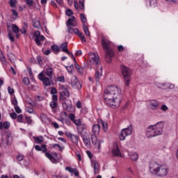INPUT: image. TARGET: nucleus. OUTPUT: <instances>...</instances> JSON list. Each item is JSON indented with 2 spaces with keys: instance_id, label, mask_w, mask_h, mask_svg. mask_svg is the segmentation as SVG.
I'll return each instance as SVG.
<instances>
[{
  "instance_id": "obj_1",
  "label": "nucleus",
  "mask_w": 178,
  "mask_h": 178,
  "mask_svg": "<svg viewBox=\"0 0 178 178\" xmlns=\"http://www.w3.org/2000/svg\"><path fill=\"white\" fill-rule=\"evenodd\" d=\"M104 99L107 106L116 109V108L120 106L123 95H122V90L118 86H111L104 90Z\"/></svg>"
},
{
  "instance_id": "obj_2",
  "label": "nucleus",
  "mask_w": 178,
  "mask_h": 178,
  "mask_svg": "<svg viewBox=\"0 0 178 178\" xmlns=\"http://www.w3.org/2000/svg\"><path fill=\"white\" fill-rule=\"evenodd\" d=\"M111 44H112L111 40L105 36H102V45L105 52V59L106 60L107 63H111L112 62V58L115 56V51H113V49L111 47Z\"/></svg>"
},
{
  "instance_id": "obj_3",
  "label": "nucleus",
  "mask_w": 178,
  "mask_h": 178,
  "mask_svg": "<svg viewBox=\"0 0 178 178\" xmlns=\"http://www.w3.org/2000/svg\"><path fill=\"white\" fill-rule=\"evenodd\" d=\"M60 97L59 100L62 102L63 108L67 112H73L74 107H73V104H72V100L69 99V97H70V92H69V90L67 89H65V90H63L59 92Z\"/></svg>"
},
{
  "instance_id": "obj_4",
  "label": "nucleus",
  "mask_w": 178,
  "mask_h": 178,
  "mask_svg": "<svg viewBox=\"0 0 178 178\" xmlns=\"http://www.w3.org/2000/svg\"><path fill=\"white\" fill-rule=\"evenodd\" d=\"M149 171L153 175H156L159 177H165L169 173V170L166 165H159L156 162H153L149 165Z\"/></svg>"
},
{
  "instance_id": "obj_5",
  "label": "nucleus",
  "mask_w": 178,
  "mask_h": 178,
  "mask_svg": "<svg viewBox=\"0 0 178 178\" xmlns=\"http://www.w3.org/2000/svg\"><path fill=\"white\" fill-rule=\"evenodd\" d=\"M54 74V70L51 66H47L44 71L39 73L38 77L40 81H42V83L46 87H49L51 86V80H52V76Z\"/></svg>"
},
{
  "instance_id": "obj_6",
  "label": "nucleus",
  "mask_w": 178,
  "mask_h": 178,
  "mask_svg": "<svg viewBox=\"0 0 178 178\" xmlns=\"http://www.w3.org/2000/svg\"><path fill=\"white\" fill-rule=\"evenodd\" d=\"M122 74L125 80V86L127 87H129L130 83V79L131 77V70H130V68L127 67V66L122 65L120 66Z\"/></svg>"
},
{
  "instance_id": "obj_7",
  "label": "nucleus",
  "mask_w": 178,
  "mask_h": 178,
  "mask_svg": "<svg viewBox=\"0 0 178 178\" xmlns=\"http://www.w3.org/2000/svg\"><path fill=\"white\" fill-rule=\"evenodd\" d=\"M33 38L38 47H42V42L45 41V36L41 35L40 31H35Z\"/></svg>"
},
{
  "instance_id": "obj_8",
  "label": "nucleus",
  "mask_w": 178,
  "mask_h": 178,
  "mask_svg": "<svg viewBox=\"0 0 178 178\" xmlns=\"http://www.w3.org/2000/svg\"><path fill=\"white\" fill-rule=\"evenodd\" d=\"M154 131L156 132V136H161L163 133V127H165V122L161 121L157 122L156 124L152 125Z\"/></svg>"
},
{
  "instance_id": "obj_9",
  "label": "nucleus",
  "mask_w": 178,
  "mask_h": 178,
  "mask_svg": "<svg viewBox=\"0 0 178 178\" xmlns=\"http://www.w3.org/2000/svg\"><path fill=\"white\" fill-rule=\"evenodd\" d=\"M133 128L131 127V125H130L129 127L128 128L122 129L121 133L120 134V140L121 141H124V140H126V137H127V136H130V134H131Z\"/></svg>"
},
{
  "instance_id": "obj_10",
  "label": "nucleus",
  "mask_w": 178,
  "mask_h": 178,
  "mask_svg": "<svg viewBox=\"0 0 178 178\" xmlns=\"http://www.w3.org/2000/svg\"><path fill=\"white\" fill-rule=\"evenodd\" d=\"M40 151L45 153V156L48 158V159H49V161H51L52 163H58V160H56V159H55V157H54V156H52L51 154L47 152V151H48V149L47 148L46 145H42L40 147Z\"/></svg>"
},
{
  "instance_id": "obj_11",
  "label": "nucleus",
  "mask_w": 178,
  "mask_h": 178,
  "mask_svg": "<svg viewBox=\"0 0 178 178\" xmlns=\"http://www.w3.org/2000/svg\"><path fill=\"white\" fill-rule=\"evenodd\" d=\"M71 86L72 88H74L75 90H81V83L79 81V78H77L76 76H73L71 79Z\"/></svg>"
},
{
  "instance_id": "obj_12",
  "label": "nucleus",
  "mask_w": 178,
  "mask_h": 178,
  "mask_svg": "<svg viewBox=\"0 0 178 178\" xmlns=\"http://www.w3.org/2000/svg\"><path fill=\"white\" fill-rule=\"evenodd\" d=\"M156 131H154L153 125H149L146 129V136L147 138L156 137Z\"/></svg>"
},
{
  "instance_id": "obj_13",
  "label": "nucleus",
  "mask_w": 178,
  "mask_h": 178,
  "mask_svg": "<svg viewBox=\"0 0 178 178\" xmlns=\"http://www.w3.org/2000/svg\"><path fill=\"white\" fill-rule=\"evenodd\" d=\"M65 134L67 136V138H70L73 144H76V145L79 144V136L72 134L70 132H65Z\"/></svg>"
},
{
  "instance_id": "obj_14",
  "label": "nucleus",
  "mask_w": 178,
  "mask_h": 178,
  "mask_svg": "<svg viewBox=\"0 0 178 178\" xmlns=\"http://www.w3.org/2000/svg\"><path fill=\"white\" fill-rule=\"evenodd\" d=\"M89 58H90V63H95V65H99V57L97 56L95 52H90L89 54Z\"/></svg>"
},
{
  "instance_id": "obj_15",
  "label": "nucleus",
  "mask_w": 178,
  "mask_h": 178,
  "mask_svg": "<svg viewBox=\"0 0 178 178\" xmlns=\"http://www.w3.org/2000/svg\"><path fill=\"white\" fill-rule=\"evenodd\" d=\"M78 134L83 136L84 133L87 131V124L82 123L79 126L77 127Z\"/></svg>"
},
{
  "instance_id": "obj_16",
  "label": "nucleus",
  "mask_w": 178,
  "mask_h": 178,
  "mask_svg": "<svg viewBox=\"0 0 178 178\" xmlns=\"http://www.w3.org/2000/svg\"><path fill=\"white\" fill-rule=\"evenodd\" d=\"M60 49H61L62 52H65V54H67V55H72V58H73L74 56L73 55V53L69 51V49H67V42H63L60 45Z\"/></svg>"
},
{
  "instance_id": "obj_17",
  "label": "nucleus",
  "mask_w": 178,
  "mask_h": 178,
  "mask_svg": "<svg viewBox=\"0 0 178 178\" xmlns=\"http://www.w3.org/2000/svg\"><path fill=\"white\" fill-rule=\"evenodd\" d=\"M112 154L113 155H114V156H122V153H120V149H119V146L118 145V144L113 145Z\"/></svg>"
},
{
  "instance_id": "obj_18",
  "label": "nucleus",
  "mask_w": 178,
  "mask_h": 178,
  "mask_svg": "<svg viewBox=\"0 0 178 178\" xmlns=\"http://www.w3.org/2000/svg\"><path fill=\"white\" fill-rule=\"evenodd\" d=\"M149 108H152L153 111H155L156 109H158V108H159V103H158L156 100H150Z\"/></svg>"
},
{
  "instance_id": "obj_19",
  "label": "nucleus",
  "mask_w": 178,
  "mask_h": 178,
  "mask_svg": "<svg viewBox=\"0 0 178 178\" xmlns=\"http://www.w3.org/2000/svg\"><path fill=\"white\" fill-rule=\"evenodd\" d=\"M74 22H76V17L74 16H72L66 22L67 27H74Z\"/></svg>"
},
{
  "instance_id": "obj_20",
  "label": "nucleus",
  "mask_w": 178,
  "mask_h": 178,
  "mask_svg": "<svg viewBox=\"0 0 178 178\" xmlns=\"http://www.w3.org/2000/svg\"><path fill=\"white\" fill-rule=\"evenodd\" d=\"M101 126L99 125V123L93 124L92 131L94 134H99Z\"/></svg>"
},
{
  "instance_id": "obj_21",
  "label": "nucleus",
  "mask_w": 178,
  "mask_h": 178,
  "mask_svg": "<svg viewBox=\"0 0 178 178\" xmlns=\"http://www.w3.org/2000/svg\"><path fill=\"white\" fill-rule=\"evenodd\" d=\"M33 138L35 144H42V143H44V136H33Z\"/></svg>"
},
{
  "instance_id": "obj_22",
  "label": "nucleus",
  "mask_w": 178,
  "mask_h": 178,
  "mask_svg": "<svg viewBox=\"0 0 178 178\" xmlns=\"http://www.w3.org/2000/svg\"><path fill=\"white\" fill-rule=\"evenodd\" d=\"M97 123H99V124H102L104 131H108V124L106 123V122H105L101 119H98Z\"/></svg>"
},
{
  "instance_id": "obj_23",
  "label": "nucleus",
  "mask_w": 178,
  "mask_h": 178,
  "mask_svg": "<svg viewBox=\"0 0 178 178\" xmlns=\"http://www.w3.org/2000/svg\"><path fill=\"white\" fill-rule=\"evenodd\" d=\"M102 77V67L99 70H97L95 72V80L96 81H99V79Z\"/></svg>"
},
{
  "instance_id": "obj_24",
  "label": "nucleus",
  "mask_w": 178,
  "mask_h": 178,
  "mask_svg": "<svg viewBox=\"0 0 178 178\" xmlns=\"http://www.w3.org/2000/svg\"><path fill=\"white\" fill-rule=\"evenodd\" d=\"M72 59L74 62V66L77 70V72H79V73H83V67H81L78 63H77V60H76V58L72 57Z\"/></svg>"
},
{
  "instance_id": "obj_25",
  "label": "nucleus",
  "mask_w": 178,
  "mask_h": 178,
  "mask_svg": "<svg viewBox=\"0 0 178 178\" xmlns=\"http://www.w3.org/2000/svg\"><path fill=\"white\" fill-rule=\"evenodd\" d=\"M82 138L86 147H91V141L90 140V138H87V136L83 135Z\"/></svg>"
},
{
  "instance_id": "obj_26",
  "label": "nucleus",
  "mask_w": 178,
  "mask_h": 178,
  "mask_svg": "<svg viewBox=\"0 0 178 178\" xmlns=\"http://www.w3.org/2000/svg\"><path fill=\"white\" fill-rule=\"evenodd\" d=\"M67 33H69V34H73V33L74 34H76L79 33V29L75 28L73 29L72 28V26H67Z\"/></svg>"
},
{
  "instance_id": "obj_27",
  "label": "nucleus",
  "mask_w": 178,
  "mask_h": 178,
  "mask_svg": "<svg viewBox=\"0 0 178 178\" xmlns=\"http://www.w3.org/2000/svg\"><path fill=\"white\" fill-rule=\"evenodd\" d=\"M32 22H33V27H35V29H40L41 28V23L40 22V21L38 19H37V18L33 19L32 20Z\"/></svg>"
},
{
  "instance_id": "obj_28",
  "label": "nucleus",
  "mask_w": 178,
  "mask_h": 178,
  "mask_svg": "<svg viewBox=\"0 0 178 178\" xmlns=\"http://www.w3.org/2000/svg\"><path fill=\"white\" fill-rule=\"evenodd\" d=\"M91 141L93 145L97 146V144H98V138H97V136L95 134L91 135Z\"/></svg>"
},
{
  "instance_id": "obj_29",
  "label": "nucleus",
  "mask_w": 178,
  "mask_h": 178,
  "mask_svg": "<svg viewBox=\"0 0 178 178\" xmlns=\"http://www.w3.org/2000/svg\"><path fill=\"white\" fill-rule=\"evenodd\" d=\"M83 32L85 33V35L87 37H90V30H88V26H87L86 24H83Z\"/></svg>"
},
{
  "instance_id": "obj_30",
  "label": "nucleus",
  "mask_w": 178,
  "mask_h": 178,
  "mask_svg": "<svg viewBox=\"0 0 178 178\" xmlns=\"http://www.w3.org/2000/svg\"><path fill=\"white\" fill-rule=\"evenodd\" d=\"M76 35H78V37L81 38L82 42H87V40H86V36H84V34H83L82 32H80V31H79V33H76Z\"/></svg>"
},
{
  "instance_id": "obj_31",
  "label": "nucleus",
  "mask_w": 178,
  "mask_h": 178,
  "mask_svg": "<svg viewBox=\"0 0 178 178\" xmlns=\"http://www.w3.org/2000/svg\"><path fill=\"white\" fill-rule=\"evenodd\" d=\"M12 31H13V33H15V34H17L20 31V29H19V26H17V25L13 24Z\"/></svg>"
},
{
  "instance_id": "obj_32",
  "label": "nucleus",
  "mask_w": 178,
  "mask_h": 178,
  "mask_svg": "<svg viewBox=\"0 0 178 178\" xmlns=\"http://www.w3.org/2000/svg\"><path fill=\"white\" fill-rule=\"evenodd\" d=\"M51 51H54V52H60V49L57 44L51 46Z\"/></svg>"
},
{
  "instance_id": "obj_33",
  "label": "nucleus",
  "mask_w": 178,
  "mask_h": 178,
  "mask_svg": "<svg viewBox=\"0 0 178 178\" xmlns=\"http://www.w3.org/2000/svg\"><path fill=\"white\" fill-rule=\"evenodd\" d=\"M130 158H131V161H137V159H138V154L132 153L130 155Z\"/></svg>"
},
{
  "instance_id": "obj_34",
  "label": "nucleus",
  "mask_w": 178,
  "mask_h": 178,
  "mask_svg": "<svg viewBox=\"0 0 178 178\" xmlns=\"http://www.w3.org/2000/svg\"><path fill=\"white\" fill-rule=\"evenodd\" d=\"M11 11L13 12V20H16L19 17V13H17V11L16 10L12 9Z\"/></svg>"
},
{
  "instance_id": "obj_35",
  "label": "nucleus",
  "mask_w": 178,
  "mask_h": 178,
  "mask_svg": "<svg viewBox=\"0 0 178 178\" xmlns=\"http://www.w3.org/2000/svg\"><path fill=\"white\" fill-rule=\"evenodd\" d=\"M16 3H17V0H10L9 5L11 8H16Z\"/></svg>"
},
{
  "instance_id": "obj_36",
  "label": "nucleus",
  "mask_w": 178,
  "mask_h": 178,
  "mask_svg": "<svg viewBox=\"0 0 178 178\" xmlns=\"http://www.w3.org/2000/svg\"><path fill=\"white\" fill-rule=\"evenodd\" d=\"M99 170V164L98 163V162L95 161L94 163V170H95V173H98V170Z\"/></svg>"
},
{
  "instance_id": "obj_37",
  "label": "nucleus",
  "mask_w": 178,
  "mask_h": 178,
  "mask_svg": "<svg viewBox=\"0 0 178 178\" xmlns=\"http://www.w3.org/2000/svg\"><path fill=\"white\" fill-rule=\"evenodd\" d=\"M22 83L25 85V86H30V79H29L28 77H24L22 79Z\"/></svg>"
},
{
  "instance_id": "obj_38",
  "label": "nucleus",
  "mask_w": 178,
  "mask_h": 178,
  "mask_svg": "<svg viewBox=\"0 0 178 178\" xmlns=\"http://www.w3.org/2000/svg\"><path fill=\"white\" fill-rule=\"evenodd\" d=\"M80 17H81V20L82 23H83V24H85V23H87V18L86 17L84 14L81 13Z\"/></svg>"
},
{
  "instance_id": "obj_39",
  "label": "nucleus",
  "mask_w": 178,
  "mask_h": 178,
  "mask_svg": "<svg viewBox=\"0 0 178 178\" xmlns=\"http://www.w3.org/2000/svg\"><path fill=\"white\" fill-rule=\"evenodd\" d=\"M50 106L52 109H56L58 108V103H56V102L52 101L50 103Z\"/></svg>"
},
{
  "instance_id": "obj_40",
  "label": "nucleus",
  "mask_w": 178,
  "mask_h": 178,
  "mask_svg": "<svg viewBox=\"0 0 178 178\" xmlns=\"http://www.w3.org/2000/svg\"><path fill=\"white\" fill-rule=\"evenodd\" d=\"M66 69L68 73H72L73 69H74V66H73V65H71L70 66H66Z\"/></svg>"
},
{
  "instance_id": "obj_41",
  "label": "nucleus",
  "mask_w": 178,
  "mask_h": 178,
  "mask_svg": "<svg viewBox=\"0 0 178 178\" xmlns=\"http://www.w3.org/2000/svg\"><path fill=\"white\" fill-rule=\"evenodd\" d=\"M17 122H19V123H24V122L23 121V115L20 114L17 117Z\"/></svg>"
},
{
  "instance_id": "obj_42",
  "label": "nucleus",
  "mask_w": 178,
  "mask_h": 178,
  "mask_svg": "<svg viewBox=\"0 0 178 178\" xmlns=\"http://www.w3.org/2000/svg\"><path fill=\"white\" fill-rule=\"evenodd\" d=\"M84 1L85 0H79V8L81 10L84 9Z\"/></svg>"
},
{
  "instance_id": "obj_43",
  "label": "nucleus",
  "mask_w": 178,
  "mask_h": 178,
  "mask_svg": "<svg viewBox=\"0 0 178 178\" xmlns=\"http://www.w3.org/2000/svg\"><path fill=\"white\" fill-rule=\"evenodd\" d=\"M9 126H10V123L9 122H4L3 123V129H9Z\"/></svg>"
},
{
  "instance_id": "obj_44",
  "label": "nucleus",
  "mask_w": 178,
  "mask_h": 178,
  "mask_svg": "<svg viewBox=\"0 0 178 178\" xmlns=\"http://www.w3.org/2000/svg\"><path fill=\"white\" fill-rule=\"evenodd\" d=\"M73 123H74V124H76V126H77V127H79V126H80V124H82L83 123H81V120H74L73 121Z\"/></svg>"
},
{
  "instance_id": "obj_45",
  "label": "nucleus",
  "mask_w": 178,
  "mask_h": 178,
  "mask_svg": "<svg viewBox=\"0 0 178 178\" xmlns=\"http://www.w3.org/2000/svg\"><path fill=\"white\" fill-rule=\"evenodd\" d=\"M8 38L11 42H15V36H13V35H12V33H8Z\"/></svg>"
},
{
  "instance_id": "obj_46",
  "label": "nucleus",
  "mask_w": 178,
  "mask_h": 178,
  "mask_svg": "<svg viewBox=\"0 0 178 178\" xmlns=\"http://www.w3.org/2000/svg\"><path fill=\"white\" fill-rule=\"evenodd\" d=\"M57 81H59L60 83H65V76H57Z\"/></svg>"
},
{
  "instance_id": "obj_47",
  "label": "nucleus",
  "mask_w": 178,
  "mask_h": 178,
  "mask_svg": "<svg viewBox=\"0 0 178 178\" xmlns=\"http://www.w3.org/2000/svg\"><path fill=\"white\" fill-rule=\"evenodd\" d=\"M28 70L29 72V77L31 79L34 80V75L33 74V71L30 67L28 68Z\"/></svg>"
},
{
  "instance_id": "obj_48",
  "label": "nucleus",
  "mask_w": 178,
  "mask_h": 178,
  "mask_svg": "<svg viewBox=\"0 0 178 178\" xmlns=\"http://www.w3.org/2000/svg\"><path fill=\"white\" fill-rule=\"evenodd\" d=\"M65 13L67 16H72V15H73V11L72 10V9L68 8L66 10Z\"/></svg>"
},
{
  "instance_id": "obj_49",
  "label": "nucleus",
  "mask_w": 178,
  "mask_h": 178,
  "mask_svg": "<svg viewBox=\"0 0 178 178\" xmlns=\"http://www.w3.org/2000/svg\"><path fill=\"white\" fill-rule=\"evenodd\" d=\"M14 108L15 112H17V113H22V109H20V107H19V106H15Z\"/></svg>"
},
{
  "instance_id": "obj_50",
  "label": "nucleus",
  "mask_w": 178,
  "mask_h": 178,
  "mask_svg": "<svg viewBox=\"0 0 178 178\" xmlns=\"http://www.w3.org/2000/svg\"><path fill=\"white\" fill-rule=\"evenodd\" d=\"M65 170H67L68 172H70V173H74V169L72 168L70 166L65 167Z\"/></svg>"
},
{
  "instance_id": "obj_51",
  "label": "nucleus",
  "mask_w": 178,
  "mask_h": 178,
  "mask_svg": "<svg viewBox=\"0 0 178 178\" xmlns=\"http://www.w3.org/2000/svg\"><path fill=\"white\" fill-rule=\"evenodd\" d=\"M26 120L27 124H31V123H33V120H31V117H26Z\"/></svg>"
},
{
  "instance_id": "obj_52",
  "label": "nucleus",
  "mask_w": 178,
  "mask_h": 178,
  "mask_svg": "<svg viewBox=\"0 0 178 178\" xmlns=\"http://www.w3.org/2000/svg\"><path fill=\"white\" fill-rule=\"evenodd\" d=\"M33 111H34V110L33 109L32 107H31V106L26 107V112H28V113H33Z\"/></svg>"
},
{
  "instance_id": "obj_53",
  "label": "nucleus",
  "mask_w": 178,
  "mask_h": 178,
  "mask_svg": "<svg viewBox=\"0 0 178 178\" xmlns=\"http://www.w3.org/2000/svg\"><path fill=\"white\" fill-rule=\"evenodd\" d=\"M8 93L12 95V94L15 93V90L12 88H10V86L8 87Z\"/></svg>"
},
{
  "instance_id": "obj_54",
  "label": "nucleus",
  "mask_w": 178,
  "mask_h": 178,
  "mask_svg": "<svg viewBox=\"0 0 178 178\" xmlns=\"http://www.w3.org/2000/svg\"><path fill=\"white\" fill-rule=\"evenodd\" d=\"M24 158V156H23V154H19L18 156H17V159L20 162L22 161H23Z\"/></svg>"
},
{
  "instance_id": "obj_55",
  "label": "nucleus",
  "mask_w": 178,
  "mask_h": 178,
  "mask_svg": "<svg viewBox=\"0 0 178 178\" xmlns=\"http://www.w3.org/2000/svg\"><path fill=\"white\" fill-rule=\"evenodd\" d=\"M51 95H55V94H58V90L55 88H52L51 90Z\"/></svg>"
},
{
  "instance_id": "obj_56",
  "label": "nucleus",
  "mask_w": 178,
  "mask_h": 178,
  "mask_svg": "<svg viewBox=\"0 0 178 178\" xmlns=\"http://www.w3.org/2000/svg\"><path fill=\"white\" fill-rule=\"evenodd\" d=\"M29 6H33L34 1L33 0H25Z\"/></svg>"
},
{
  "instance_id": "obj_57",
  "label": "nucleus",
  "mask_w": 178,
  "mask_h": 178,
  "mask_svg": "<svg viewBox=\"0 0 178 178\" xmlns=\"http://www.w3.org/2000/svg\"><path fill=\"white\" fill-rule=\"evenodd\" d=\"M12 104H13V105H14V106H17V99H16V97H14L13 99Z\"/></svg>"
},
{
  "instance_id": "obj_58",
  "label": "nucleus",
  "mask_w": 178,
  "mask_h": 178,
  "mask_svg": "<svg viewBox=\"0 0 178 178\" xmlns=\"http://www.w3.org/2000/svg\"><path fill=\"white\" fill-rule=\"evenodd\" d=\"M161 111H163V112H166L168 111V108L166 105L163 104L161 107Z\"/></svg>"
},
{
  "instance_id": "obj_59",
  "label": "nucleus",
  "mask_w": 178,
  "mask_h": 178,
  "mask_svg": "<svg viewBox=\"0 0 178 178\" xmlns=\"http://www.w3.org/2000/svg\"><path fill=\"white\" fill-rule=\"evenodd\" d=\"M76 108H78V109H81V108H82L81 102L78 101L76 102Z\"/></svg>"
},
{
  "instance_id": "obj_60",
  "label": "nucleus",
  "mask_w": 178,
  "mask_h": 178,
  "mask_svg": "<svg viewBox=\"0 0 178 178\" xmlns=\"http://www.w3.org/2000/svg\"><path fill=\"white\" fill-rule=\"evenodd\" d=\"M75 115H74V114H73V113H70V115H69V118L70 119V120H72V122L74 120V119H75Z\"/></svg>"
},
{
  "instance_id": "obj_61",
  "label": "nucleus",
  "mask_w": 178,
  "mask_h": 178,
  "mask_svg": "<svg viewBox=\"0 0 178 178\" xmlns=\"http://www.w3.org/2000/svg\"><path fill=\"white\" fill-rule=\"evenodd\" d=\"M0 60H1V62H5L6 60L5 59V56H3V54L2 53L0 54Z\"/></svg>"
},
{
  "instance_id": "obj_62",
  "label": "nucleus",
  "mask_w": 178,
  "mask_h": 178,
  "mask_svg": "<svg viewBox=\"0 0 178 178\" xmlns=\"http://www.w3.org/2000/svg\"><path fill=\"white\" fill-rule=\"evenodd\" d=\"M74 6L76 10H79V3H77L76 0L74 1Z\"/></svg>"
},
{
  "instance_id": "obj_63",
  "label": "nucleus",
  "mask_w": 178,
  "mask_h": 178,
  "mask_svg": "<svg viewBox=\"0 0 178 178\" xmlns=\"http://www.w3.org/2000/svg\"><path fill=\"white\" fill-rule=\"evenodd\" d=\"M124 50V47L122 45H120L118 47V51L119 52H122Z\"/></svg>"
},
{
  "instance_id": "obj_64",
  "label": "nucleus",
  "mask_w": 178,
  "mask_h": 178,
  "mask_svg": "<svg viewBox=\"0 0 178 178\" xmlns=\"http://www.w3.org/2000/svg\"><path fill=\"white\" fill-rule=\"evenodd\" d=\"M51 124H52V126H54V127L55 129H59V124H58L56 122H51Z\"/></svg>"
}]
</instances>
